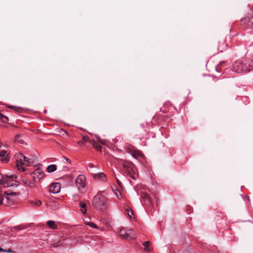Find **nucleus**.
I'll return each instance as SVG.
<instances>
[{
	"instance_id": "obj_40",
	"label": "nucleus",
	"mask_w": 253,
	"mask_h": 253,
	"mask_svg": "<svg viewBox=\"0 0 253 253\" xmlns=\"http://www.w3.org/2000/svg\"><path fill=\"white\" fill-rule=\"evenodd\" d=\"M1 147V146H0V148Z\"/></svg>"
},
{
	"instance_id": "obj_12",
	"label": "nucleus",
	"mask_w": 253,
	"mask_h": 253,
	"mask_svg": "<svg viewBox=\"0 0 253 253\" xmlns=\"http://www.w3.org/2000/svg\"><path fill=\"white\" fill-rule=\"evenodd\" d=\"M91 175L94 179L99 180L102 182H105L107 179L106 174L102 172L92 173Z\"/></svg>"
},
{
	"instance_id": "obj_9",
	"label": "nucleus",
	"mask_w": 253,
	"mask_h": 253,
	"mask_svg": "<svg viewBox=\"0 0 253 253\" xmlns=\"http://www.w3.org/2000/svg\"><path fill=\"white\" fill-rule=\"evenodd\" d=\"M122 165L124 171L129 172L130 171H133L134 168V165L130 162L127 161H124L122 162Z\"/></svg>"
},
{
	"instance_id": "obj_1",
	"label": "nucleus",
	"mask_w": 253,
	"mask_h": 253,
	"mask_svg": "<svg viewBox=\"0 0 253 253\" xmlns=\"http://www.w3.org/2000/svg\"><path fill=\"white\" fill-rule=\"evenodd\" d=\"M233 71L237 73H247L253 69V60L237 61L233 65Z\"/></svg>"
},
{
	"instance_id": "obj_18",
	"label": "nucleus",
	"mask_w": 253,
	"mask_h": 253,
	"mask_svg": "<svg viewBox=\"0 0 253 253\" xmlns=\"http://www.w3.org/2000/svg\"><path fill=\"white\" fill-rule=\"evenodd\" d=\"M79 206L81 208V211L82 213L84 214H86L87 211L86 204L83 202H81L79 204Z\"/></svg>"
},
{
	"instance_id": "obj_33",
	"label": "nucleus",
	"mask_w": 253,
	"mask_h": 253,
	"mask_svg": "<svg viewBox=\"0 0 253 253\" xmlns=\"http://www.w3.org/2000/svg\"><path fill=\"white\" fill-rule=\"evenodd\" d=\"M252 20L250 21V28L253 27V15L252 16Z\"/></svg>"
},
{
	"instance_id": "obj_37",
	"label": "nucleus",
	"mask_w": 253,
	"mask_h": 253,
	"mask_svg": "<svg viewBox=\"0 0 253 253\" xmlns=\"http://www.w3.org/2000/svg\"><path fill=\"white\" fill-rule=\"evenodd\" d=\"M7 107L10 109H13L14 108V107L12 106H8Z\"/></svg>"
},
{
	"instance_id": "obj_22",
	"label": "nucleus",
	"mask_w": 253,
	"mask_h": 253,
	"mask_svg": "<svg viewBox=\"0 0 253 253\" xmlns=\"http://www.w3.org/2000/svg\"><path fill=\"white\" fill-rule=\"evenodd\" d=\"M56 166L54 164H52L50 165H49L47 167V171L48 172H52L56 170Z\"/></svg>"
},
{
	"instance_id": "obj_28",
	"label": "nucleus",
	"mask_w": 253,
	"mask_h": 253,
	"mask_svg": "<svg viewBox=\"0 0 253 253\" xmlns=\"http://www.w3.org/2000/svg\"><path fill=\"white\" fill-rule=\"evenodd\" d=\"M115 194L118 199H121L122 198V194L120 190L117 189L115 192Z\"/></svg>"
},
{
	"instance_id": "obj_34",
	"label": "nucleus",
	"mask_w": 253,
	"mask_h": 253,
	"mask_svg": "<svg viewBox=\"0 0 253 253\" xmlns=\"http://www.w3.org/2000/svg\"><path fill=\"white\" fill-rule=\"evenodd\" d=\"M7 252V253H10L11 252V249H8V250L7 251H5V252Z\"/></svg>"
},
{
	"instance_id": "obj_38",
	"label": "nucleus",
	"mask_w": 253,
	"mask_h": 253,
	"mask_svg": "<svg viewBox=\"0 0 253 253\" xmlns=\"http://www.w3.org/2000/svg\"><path fill=\"white\" fill-rule=\"evenodd\" d=\"M117 181H118V184H120V181H119L118 179H117Z\"/></svg>"
},
{
	"instance_id": "obj_32",
	"label": "nucleus",
	"mask_w": 253,
	"mask_h": 253,
	"mask_svg": "<svg viewBox=\"0 0 253 253\" xmlns=\"http://www.w3.org/2000/svg\"><path fill=\"white\" fill-rule=\"evenodd\" d=\"M63 158L65 160V161L69 164H71V161L68 159V158H66L65 157H63Z\"/></svg>"
},
{
	"instance_id": "obj_6",
	"label": "nucleus",
	"mask_w": 253,
	"mask_h": 253,
	"mask_svg": "<svg viewBox=\"0 0 253 253\" xmlns=\"http://www.w3.org/2000/svg\"><path fill=\"white\" fill-rule=\"evenodd\" d=\"M119 235L126 239L133 240L135 238V234L133 230H126L125 229H121L119 231Z\"/></svg>"
},
{
	"instance_id": "obj_19",
	"label": "nucleus",
	"mask_w": 253,
	"mask_h": 253,
	"mask_svg": "<svg viewBox=\"0 0 253 253\" xmlns=\"http://www.w3.org/2000/svg\"><path fill=\"white\" fill-rule=\"evenodd\" d=\"M251 20H252V16H250L242 19L241 22L243 24H247L250 28V21Z\"/></svg>"
},
{
	"instance_id": "obj_36",
	"label": "nucleus",
	"mask_w": 253,
	"mask_h": 253,
	"mask_svg": "<svg viewBox=\"0 0 253 253\" xmlns=\"http://www.w3.org/2000/svg\"><path fill=\"white\" fill-rule=\"evenodd\" d=\"M0 252H5V250L0 247Z\"/></svg>"
},
{
	"instance_id": "obj_2",
	"label": "nucleus",
	"mask_w": 253,
	"mask_h": 253,
	"mask_svg": "<svg viewBox=\"0 0 253 253\" xmlns=\"http://www.w3.org/2000/svg\"><path fill=\"white\" fill-rule=\"evenodd\" d=\"M92 204L96 209L103 210L107 205V199L103 195L98 194L94 197L92 201Z\"/></svg>"
},
{
	"instance_id": "obj_3",
	"label": "nucleus",
	"mask_w": 253,
	"mask_h": 253,
	"mask_svg": "<svg viewBox=\"0 0 253 253\" xmlns=\"http://www.w3.org/2000/svg\"><path fill=\"white\" fill-rule=\"evenodd\" d=\"M16 177L15 175H11L9 176H3L0 173V184L4 187H9L13 186H18L19 182L14 179Z\"/></svg>"
},
{
	"instance_id": "obj_10",
	"label": "nucleus",
	"mask_w": 253,
	"mask_h": 253,
	"mask_svg": "<svg viewBox=\"0 0 253 253\" xmlns=\"http://www.w3.org/2000/svg\"><path fill=\"white\" fill-rule=\"evenodd\" d=\"M44 175V173L40 169H37L31 173L34 181H39Z\"/></svg>"
},
{
	"instance_id": "obj_31",
	"label": "nucleus",
	"mask_w": 253,
	"mask_h": 253,
	"mask_svg": "<svg viewBox=\"0 0 253 253\" xmlns=\"http://www.w3.org/2000/svg\"><path fill=\"white\" fill-rule=\"evenodd\" d=\"M87 224L90 227H91L92 228H97L96 225L95 223H94L93 222H89V223H87Z\"/></svg>"
},
{
	"instance_id": "obj_8",
	"label": "nucleus",
	"mask_w": 253,
	"mask_h": 253,
	"mask_svg": "<svg viewBox=\"0 0 253 253\" xmlns=\"http://www.w3.org/2000/svg\"><path fill=\"white\" fill-rule=\"evenodd\" d=\"M126 152L130 154L135 159H138L142 156V153L131 145H128L126 148Z\"/></svg>"
},
{
	"instance_id": "obj_11",
	"label": "nucleus",
	"mask_w": 253,
	"mask_h": 253,
	"mask_svg": "<svg viewBox=\"0 0 253 253\" xmlns=\"http://www.w3.org/2000/svg\"><path fill=\"white\" fill-rule=\"evenodd\" d=\"M61 185L59 183H53L50 184L49 191L53 194H57L60 191Z\"/></svg>"
},
{
	"instance_id": "obj_30",
	"label": "nucleus",
	"mask_w": 253,
	"mask_h": 253,
	"mask_svg": "<svg viewBox=\"0 0 253 253\" xmlns=\"http://www.w3.org/2000/svg\"><path fill=\"white\" fill-rule=\"evenodd\" d=\"M21 137V135L19 134H17L15 136V140L19 143H20L21 144H23V142L22 140L19 139L20 137Z\"/></svg>"
},
{
	"instance_id": "obj_5",
	"label": "nucleus",
	"mask_w": 253,
	"mask_h": 253,
	"mask_svg": "<svg viewBox=\"0 0 253 253\" xmlns=\"http://www.w3.org/2000/svg\"><path fill=\"white\" fill-rule=\"evenodd\" d=\"M4 205L10 206L14 204L15 201V199L13 197L19 195V193L17 192L6 191L4 192Z\"/></svg>"
},
{
	"instance_id": "obj_25",
	"label": "nucleus",
	"mask_w": 253,
	"mask_h": 253,
	"mask_svg": "<svg viewBox=\"0 0 253 253\" xmlns=\"http://www.w3.org/2000/svg\"><path fill=\"white\" fill-rule=\"evenodd\" d=\"M126 212L127 213L128 216L130 218H134L133 217V212L131 209H130L129 208H128L126 210Z\"/></svg>"
},
{
	"instance_id": "obj_20",
	"label": "nucleus",
	"mask_w": 253,
	"mask_h": 253,
	"mask_svg": "<svg viewBox=\"0 0 253 253\" xmlns=\"http://www.w3.org/2000/svg\"><path fill=\"white\" fill-rule=\"evenodd\" d=\"M47 225L52 229H56L57 228V225L54 221L48 220L47 222Z\"/></svg>"
},
{
	"instance_id": "obj_21",
	"label": "nucleus",
	"mask_w": 253,
	"mask_h": 253,
	"mask_svg": "<svg viewBox=\"0 0 253 253\" xmlns=\"http://www.w3.org/2000/svg\"><path fill=\"white\" fill-rule=\"evenodd\" d=\"M30 204L36 207H40L42 205V201L39 200H31L29 201Z\"/></svg>"
},
{
	"instance_id": "obj_4",
	"label": "nucleus",
	"mask_w": 253,
	"mask_h": 253,
	"mask_svg": "<svg viewBox=\"0 0 253 253\" xmlns=\"http://www.w3.org/2000/svg\"><path fill=\"white\" fill-rule=\"evenodd\" d=\"M16 166L18 169L22 171L25 170V168L23 167V165H26L27 166H30L31 164L33 162L31 159L24 156L22 154L19 153L16 155Z\"/></svg>"
},
{
	"instance_id": "obj_14",
	"label": "nucleus",
	"mask_w": 253,
	"mask_h": 253,
	"mask_svg": "<svg viewBox=\"0 0 253 253\" xmlns=\"http://www.w3.org/2000/svg\"><path fill=\"white\" fill-rule=\"evenodd\" d=\"M227 48V45L225 42V40L223 39H221L218 42L217 50L219 51V52H221L223 51L226 50Z\"/></svg>"
},
{
	"instance_id": "obj_23",
	"label": "nucleus",
	"mask_w": 253,
	"mask_h": 253,
	"mask_svg": "<svg viewBox=\"0 0 253 253\" xmlns=\"http://www.w3.org/2000/svg\"><path fill=\"white\" fill-rule=\"evenodd\" d=\"M23 181L26 185H27L28 186L31 188H33L35 187V184L33 182L27 180H23Z\"/></svg>"
},
{
	"instance_id": "obj_35",
	"label": "nucleus",
	"mask_w": 253,
	"mask_h": 253,
	"mask_svg": "<svg viewBox=\"0 0 253 253\" xmlns=\"http://www.w3.org/2000/svg\"><path fill=\"white\" fill-rule=\"evenodd\" d=\"M89 167L91 168H92L94 167V166L92 164H89Z\"/></svg>"
},
{
	"instance_id": "obj_26",
	"label": "nucleus",
	"mask_w": 253,
	"mask_h": 253,
	"mask_svg": "<svg viewBox=\"0 0 253 253\" xmlns=\"http://www.w3.org/2000/svg\"><path fill=\"white\" fill-rule=\"evenodd\" d=\"M4 193L3 195L2 192L0 191V205H4Z\"/></svg>"
},
{
	"instance_id": "obj_39",
	"label": "nucleus",
	"mask_w": 253,
	"mask_h": 253,
	"mask_svg": "<svg viewBox=\"0 0 253 253\" xmlns=\"http://www.w3.org/2000/svg\"><path fill=\"white\" fill-rule=\"evenodd\" d=\"M46 111H44V113H46Z\"/></svg>"
},
{
	"instance_id": "obj_16",
	"label": "nucleus",
	"mask_w": 253,
	"mask_h": 253,
	"mask_svg": "<svg viewBox=\"0 0 253 253\" xmlns=\"http://www.w3.org/2000/svg\"><path fill=\"white\" fill-rule=\"evenodd\" d=\"M90 141L88 136H83L82 139L78 141V143L79 146H82L84 145L85 142H90Z\"/></svg>"
},
{
	"instance_id": "obj_29",
	"label": "nucleus",
	"mask_w": 253,
	"mask_h": 253,
	"mask_svg": "<svg viewBox=\"0 0 253 253\" xmlns=\"http://www.w3.org/2000/svg\"><path fill=\"white\" fill-rule=\"evenodd\" d=\"M127 175L129 177H130L131 179L135 180L136 179L133 173V171H130L129 172H126V173Z\"/></svg>"
},
{
	"instance_id": "obj_13",
	"label": "nucleus",
	"mask_w": 253,
	"mask_h": 253,
	"mask_svg": "<svg viewBox=\"0 0 253 253\" xmlns=\"http://www.w3.org/2000/svg\"><path fill=\"white\" fill-rule=\"evenodd\" d=\"M141 197L144 201L145 204L148 206H150L152 204L151 200L149 196V195L145 192H143L141 193Z\"/></svg>"
},
{
	"instance_id": "obj_27",
	"label": "nucleus",
	"mask_w": 253,
	"mask_h": 253,
	"mask_svg": "<svg viewBox=\"0 0 253 253\" xmlns=\"http://www.w3.org/2000/svg\"><path fill=\"white\" fill-rule=\"evenodd\" d=\"M0 119L3 122H6L8 121V118L7 117L3 115L1 113H0Z\"/></svg>"
},
{
	"instance_id": "obj_17",
	"label": "nucleus",
	"mask_w": 253,
	"mask_h": 253,
	"mask_svg": "<svg viewBox=\"0 0 253 253\" xmlns=\"http://www.w3.org/2000/svg\"><path fill=\"white\" fill-rule=\"evenodd\" d=\"M90 143L97 150L101 151L102 147L98 142L94 140H91Z\"/></svg>"
},
{
	"instance_id": "obj_7",
	"label": "nucleus",
	"mask_w": 253,
	"mask_h": 253,
	"mask_svg": "<svg viewBox=\"0 0 253 253\" xmlns=\"http://www.w3.org/2000/svg\"><path fill=\"white\" fill-rule=\"evenodd\" d=\"M75 184L79 190L84 189L86 185V177L83 174L78 176L75 180Z\"/></svg>"
},
{
	"instance_id": "obj_15",
	"label": "nucleus",
	"mask_w": 253,
	"mask_h": 253,
	"mask_svg": "<svg viewBox=\"0 0 253 253\" xmlns=\"http://www.w3.org/2000/svg\"><path fill=\"white\" fill-rule=\"evenodd\" d=\"M0 157L2 158L1 161L7 163L9 161V158L7 156V152L3 150L0 152Z\"/></svg>"
},
{
	"instance_id": "obj_24",
	"label": "nucleus",
	"mask_w": 253,
	"mask_h": 253,
	"mask_svg": "<svg viewBox=\"0 0 253 253\" xmlns=\"http://www.w3.org/2000/svg\"><path fill=\"white\" fill-rule=\"evenodd\" d=\"M150 244V243L149 241L144 242L143 243V245L145 247V251L146 252H148L150 251V249H149V246Z\"/></svg>"
}]
</instances>
